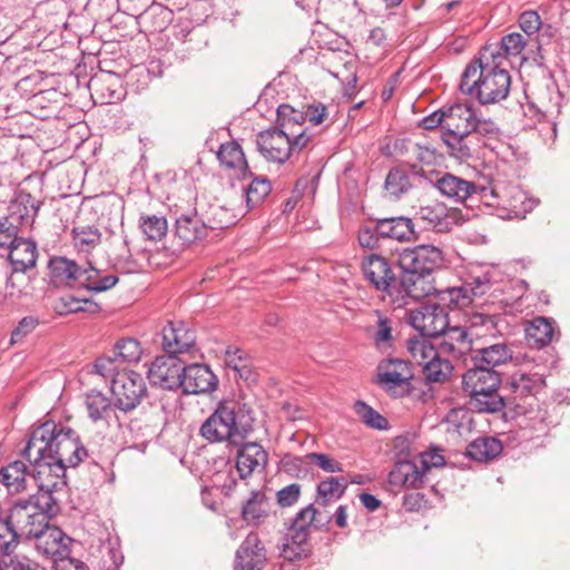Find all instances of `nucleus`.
<instances>
[{"label": "nucleus", "instance_id": "1", "mask_svg": "<svg viewBox=\"0 0 570 570\" xmlns=\"http://www.w3.org/2000/svg\"><path fill=\"white\" fill-rule=\"evenodd\" d=\"M26 459L35 465L65 473L67 468L78 466L88 455L86 448L80 442L78 434L70 428L57 425L47 421L31 433L23 450Z\"/></svg>", "mask_w": 570, "mask_h": 570}, {"label": "nucleus", "instance_id": "2", "mask_svg": "<svg viewBox=\"0 0 570 570\" xmlns=\"http://www.w3.org/2000/svg\"><path fill=\"white\" fill-rule=\"evenodd\" d=\"M511 77L500 48L487 46L475 62L463 71L460 90L473 96L482 105L498 104L510 91Z\"/></svg>", "mask_w": 570, "mask_h": 570}, {"label": "nucleus", "instance_id": "3", "mask_svg": "<svg viewBox=\"0 0 570 570\" xmlns=\"http://www.w3.org/2000/svg\"><path fill=\"white\" fill-rule=\"evenodd\" d=\"M397 263L403 272L400 285L404 293L411 298L421 299L430 293L424 278L442 265L443 253L433 245H419L403 249Z\"/></svg>", "mask_w": 570, "mask_h": 570}, {"label": "nucleus", "instance_id": "4", "mask_svg": "<svg viewBox=\"0 0 570 570\" xmlns=\"http://www.w3.org/2000/svg\"><path fill=\"white\" fill-rule=\"evenodd\" d=\"M501 373L495 368L474 365L462 376L463 390L469 393L470 406L479 413H499L505 409V399L499 393Z\"/></svg>", "mask_w": 570, "mask_h": 570}, {"label": "nucleus", "instance_id": "5", "mask_svg": "<svg viewBox=\"0 0 570 570\" xmlns=\"http://www.w3.org/2000/svg\"><path fill=\"white\" fill-rule=\"evenodd\" d=\"M49 277L55 286H80L90 292L100 293L112 288L118 283L116 275L101 276L91 263L80 266L65 256H55L48 263Z\"/></svg>", "mask_w": 570, "mask_h": 570}, {"label": "nucleus", "instance_id": "6", "mask_svg": "<svg viewBox=\"0 0 570 570\" xmlns=\"http://www.w3.org/2000/svg\"><path fill=\"white\" fill-rule=\"evenodd\" d=\"M236 403L223 400L213 413L202 423L199 435L209 443L239 444L252 431L250 424L237 421Z\"/></svg>", "mask_w": 570, "mask_h": 570}, {"label": "nucleus", "instance_id": "7", "mask_svg": "<svg viewBox=\"0 0 570 570\" xmlns=\"http://www.w3.org/2000/svg\"><path fill=\"white\" fill-rule=\"evenodd\" d=\"M35 539V549L40 557L52 563V570H88L87 566L72 558V537H27Z\"/></svg>", "mask_w": 570, "mask_h": 570}, {"label": "nucleus", "instance_id": "8", "mask_svg": "<svg viewBox=\"0 0 570 570\" xmlns=\"http://www.w3.org/2000/svg\"><path fill=\"white\" fill-rule=\"evenodd\" d=\"M507 385L510 394L503 396L505 407L510 406L517 415H524L533 407L534 395L544 386V379L537 373L515 372Z\"/></svg>", "mask_w": 570, "mask_h": 570}, {"label": "nucleus", "instance_id": "9", "mask_svg": "<svg viewBox=\"0 0 570 570\" xmlns=\"http://www.w3.org/2000/svg\"><path fill=\"white\" fill-rule=\"evenodd\" d=\"M433 185L443 197L455 204H463L468 206H471L468 203L473 202L476 195H480L481 199L487 198L488 194L492 197L498 196V190L495 188L479 186L474 181L466 180L450 173H445L438 177Z\"/></svg>", "mask_w": 570, "mask_h": 570}, {"label": "nucleus", "instance_id": "10", "mask_svg": "<svg viewBox=\"0 0 570 570\" xmlns=\"http://www.w3.org/2000/svg\"><path fill=\"white\" fill-rule=\"evenodd\" d=\"M375 383L394 397H403L411 392L413 372L410 364L401 358L383 360L377 365Z\"/></svg>", "mask_w": 570, "mask_h": 570}, {"label": "nucleus", "instance_id": "11", "mask_svg": "<svg viewBox=\"0 0 570 570\" xmlns=\"http://www.w3.org/2000/svg\"><path fill=\"white\" fill-rule=\"evenodd\" d=\"M110 390L115 407L125 413L134 411L147 397L144 377L130 370L122 372L118 379H114Z\"/></svg>", "mask_w": 570, "mask_h": 570}, {"label": "nucleus", "instance_id": "12", "mask_svg": "<svg viewBox=\"0 0 570 570\" xmlns=\"http://www.w3.org/2000/svg\"><path fill=\"white\" fill-rule=\"evenodd\" d=\"M185 360L180 356L164 354L157 356L148 370V379L153 385L164 390H177L181 387Z\"/></svg>", "mask_w": 570, "mask_h": 570}, {"label": "nucleus", "instance_id": "13", "mask_svg": "<svg viewBox=\"0 0 570 570\" xmlns=\"http://www.w3.org/2000/svg\"><path fill=\"white\" fill-rule=\"evenodd\" d=\"M409 321L423 337L442 335L449 325L444 307L438 304H426L411 311Z\"/></svg>", "mask_w": 570, "mask_h": 570}, {"label": "nucleus", "instance_id": "14", "mask_svg": "<svg viewBox=\"0 0 570 570\" xmlns=\"http://www.w3.org/2000/svg\"><path fill=\"white\" fill-rule=\"evenodd\" d=\"M478 325H482L487 331L495 328L494 322L490 315L474 314L471 318V328L468 331L464 327L454 326L449 327L442 335H445L449 340L446 344L450 345L451 351L463 355L473 352L475 347V338L480 337Z\"/></svg>", "mask_w": 570, "mask_h": 570}, {"label": "nucleus", "instance_id": "15", "mask_svg": "<svg viewBox=\"0 0 570 570\" xmlns=\"http://www.w3.org/2000/svg\"><path fill=\"white\" fill-rule=\"evenodd\" d=\"M291 135H294V131H286L278 127L261 131L256 138L259 154L267 161L286 163L291 157Z\"/></svg>", "mask_w": 570, "mask_h": 570}, {"label": "nucleus", "instance_id": "16", "mask_svg": "<svg viewBox=\"0 0 570 570\" xmlns=\"http://www.w3.org/2000/svg\"><path fill=\"white\" fill-rule=\"evenodd\" d=\"M475 347L471 354V361L474 365H481L488 368H495L507 364L513 357L512 347L504 341H498L494 337L475 338Z\"/></svg>", "mask_w": 570, "mask_h": 570}, {"label": "nucleus", "instance_id": "17", "mask_svg": "<svg viewBox=\"0 0 570 570\" xmlns=\"http://www.w3.org/2000/svg\"><path fill=\"white\" fill-rule=\"evenodd\" d=\"M362 271L365 279L377 291L392 295L397 278L387 258L371 254L363 258Z\"/></svg>", "mask_w": 570, "mask_h": 570}, {"label": "nucleus", "instance_id": "18", "mask_svg": "<svg viewBox=\"0 0 570 570\" xmlns=\"http://www.w3.org/2000/svg\"><path fill=\"white\" fill-rule=\"evenodd\" d=\"M491 289L488 274L470 277L462 286L450 287L443 292V301H448L451 308H465L473 304L474 299L483 296Z\"/></svg>", "mask_w": 570, "mask_h": 570}, {"label": "nucleus", "instance_id": "19", "mask_svg": "<svg viewBox=\"0 0 570 570\" xmlns=\"http://www.w3.org/2000/svg\"><path fill=\"white\" fill-rule=\"evenodd\" d=\"M163 348L175 356L189 353L196 343L195 330L184 321H169L163 331Z\"/></svg>", "mask_w": 570, "mask_h": 570}, {"label": "nucleus", "instance_id": "20", "mask_svg": "<svg viewBox=\"0 0 570 570\" xmlns=\"http://www.w3.org/2000/svg\"><path fill=\"white\" fill-rule=\"evenodd\" d=\"M174 235L183 245L203 242L209 235L205 219L199 216L196 208L186 212H176Z\"/></svg>", "mask_w": 570, "mask_h": 570}, {"label": "nucleus", "instance_id": "21", "mask_svg": "<svg viewBox=\"0 0 570 570\" xmlns=\"http://www.w3.org/2000/svg\"><path fill=\"white\" fill-rule=\"evenodd\" d=\"M181 390L184 394H206L217 389L218 379L208 365L185 363Z\"/></svg>", "mask_w": 570, "mask_h": 570}, {"label": "nucleus", "instance_id": "22", "mask_svg": "<svg viewBox=\"0 0 570 570\" xmlns=\"http://www.w3.org/2000/svg\"><path fill=\"white\" fill-rule=\"evenodd\" d=\"M233 446H237L236 469L240 479L248 478L257 469L266 468L268 454L259 443L240 441L239 444H233Z\"/></svg>", "mask_w": 570, "mask_h": 570}, {"label": "nucleus", "instance_id": "23", "mask_svg": "<svg viewBox=\"0 0 570 570\" xmlns=\"http://www.w3.org/2000/svg\"><path fill=\"white\" fill-rule=\"evenodd\" d=\"M266 549L258 537H246L236 551L234 570H263Z\"/></svg>", "mask_w": 570, "mask_h": 570}, {"label": "nucleus", "instance_id": "24", "mask_svg": "<svg viewBox=\"0 0 570 570\" xmlns=\"http://www.w3.org/2000/svg\"><path fill=\"white\" fill-rule=\"evenodd\" d=\"M377 232L382 238L397 242H414L417 238L413 220L405 216L379 218Z\"/></svg>", "mask_w": 570, "mask_h": 570}, {"label": "nucleus", "instance_id": "25", "mask_svg": "<svg viewBox=\"0 0 570 570\" xmlns=\"http://www.w3.org/2000/svg\"><path fill=\"white\" fill-rule=\"evenodd\" d=\"M39 207V200L35 199L31 194L21 190L10 202L8 208L9 215L6 217L16 225L20 224L22 226H31L38 214Z\"/></svg>", "mask_w": 570, "mask_h": 570}, {"label": "nucleus", "instance_id": "26", "mask_svg": "<svg viewBox=\"0 0 570 570\" xmlns=\"http://www.w3.org/2000/svg\"><path fill=\"white\" fill-rule=\"evenodd\" d=\"M10 247L9 261L12 265L13 272H26L36 266L38 250L36 242L26 238H19L17 235L13 243L8 245Z\"/></svg>", "mask_w": 570, "mask_h": 570}, {"label": "nucleus", "instance_id": "27", "mask_svg": "<svg viewBox=\"0 0 570 570\" xmlns=\"http://www.w3.org/2000/svg\"><path fill=\"white\" fill-rule=\"evenodd\" d=\"M503 450L502 442L494 436H480L471 441L465 449L470 460L488 463L497 459Z\"/></svg>", "mask_w": 570, "mask_h": 570}, {"label": "nucleus", "instance_id": "28", "mask_svg": "<svg viewBox=\"0 0 570 570\" xmlns=\"http://www.w3.org/2000/svg\"><path fill=\"white\" fill-rule=\"evenodd\" d=\"M474 110L466 104L445 106V131L471 134Z\"/></svg>", "mask_w": 570, "mask_h": 570}, {"label": "nucleus", "instance_id": "29", "mask_svg": "<svg viewBox=\"0 0 570 570\" xmlns=\"http://www.w3.org/2000/svg\"><path fill=\"white\" fill-rule=\"evenodd\" d=\"M269 501L265 492L253 490L242 507V518L249 525H259L268 518Z\"/></svg>", "mask_w": 570, "mask_h": 570}, {"label": "nucleus", "instance_id": "30", "mask_svg": "<svg viewBox=\"0 0 570 570\" xmlns=\"http://www.w3.org/2000/svg\"><path fill=\"white\" fill-rule=\"evenodd\" d=\"M554 323L549 318L538 316L528 323L525 338L531 347L542 348L549 345L554 336Z\"/></svg>", "mask_w": 570, "mask_h": 570}, {"label": "nucleus", "instance_id": "31", "mask_svg": "<svg viewBox=\"0 0 570 570\" xmlns=\"http://www.w3.org/2000/svg\"><path fill=\"white\" fill-rule=\"evenodd\" d=\"M217 158L222 166L232 169L245 178L248 173V164L240 145L236 141L222 144L217 153Z\"/></svg>", "mask_w": 570, "mask_h": 570}, {"label": "nucleus", "instance_id": "32", "mask_svg": "<svg viewBox=\"0 0 570 570\" xmlns=\"http://www.w3.org/2000/svg\"><path fill=\"white\" fill-rule=\"evenodd\" d=\"M390 483L396 487L417 488L424 474L411 461L397 462L390 472Z\"/></svg>", "mask_w": 570, "mask_h": 570}, {"label": "nucleus", "instance_id": "33", "mask_svg": "<svg viewBox=\"0 0 570 570\" xmlns=\"http://www.w3.org/2000/svg\"><path fill=\"white\" fill-rule=\"evenodd\" d=\"M118 83L119 80L110 73L96 75L89 80V89L100 104H112L119 99Z\"/></svg>", "mask_w": 570, "mask_h": 570}, {"label": "nucleus", "instance_id": "34", "mask_svg": "<svg viewBox=\"0 0 570 570\" xmlns=\"http://www.w3.org/2000/svg\"><path fill=\"white\" fill-rule=\"evenodd\" d=\"M328 522V519L322 521L317 518V510L313 504L301 509L292 520L289 529L296 534L307 533L311 531H322L323 527Z\"/></svg>", "mask_w": 570, "mask_h": 570}, {"label": "nucleus", "instance_id": "35", "mask_svg": "<svg viewBox=\"0 0 570 570\" xmlns=\"http://www.w3.org/2000/svg\"><path fill=\"white\" fill-rule=\"evenodd\" d=\"M27 465L14 461L0 470V482L9 493H19L26 489Z\"/></svg>", "mask_w": 570, "mask_h": 570}, {"label": "nucleus", "instance_id": "36", "mask_svg": "<svg viewBox=\"0 0 570 570\" xmlns=\"http://www.w3.org/2000/svg\"><path fill=\"white\" fill-rule=\"evenodd\" d=\"M411 188L412 183L406 170L399 167H394L389 170L384 181L386 196L393 200H397L404 194L409 193Z\"/></svg>", "mask_w": 570, "mask_h": 570}, {"label": "nucleus", "instance_id": "37", "mask_svg": "<svg viewBox=\"0 0 570 570\" xmlns=\"http://www.w3.org/2000/svg\"><path fill=\"white\" fill-rule=\"evenodd\" d=\"M85 404L88 416L94 422L106 420L110 412H112V406H115L108 396L96 390H91L86 394Z\"/></svg>", "mask_w": 570, "mask_h": 570}, {"label": "nucleus", "instance_id": "38", "mask_svg": "<svg viewBox=\"0 0 570 570\" xmlns=\"http://www.w3.org/2000/svg\"><path fill=\"white\" fill-rule=\"evenodd\" d=\"M347 482L344 478H327L321 481L316 488V502L326 507L338 500L345 492Z\"/></svg>", "mask_w": 570, "mask_h": 570}, {"label": "nucleus", "instance_id": "39", "mask_svg": "<svg viewBox=\"0 0 570 570\" xmlns=\"http://www.w3.org/2000/svg\"><path fill=\"white\" fill-rule=\"evenodd\" d=\"M407 350L412 360L421 367L426 365L428 362L435 360L439 352L433 346L429 337H413L407 342Z\"/></svg>", "mask_w": 570, "mask_h": 570}, {"label": "nucleus", "instance_id": "40", "mask_svg": "<svg viewBox=\"0 0 570 570\" xmlns=\"http://www.w3.org/2000/svg\"><path fill=\"white\" fill-rule=\"evenodd\" d=\"M73 245L79 252L89 253L101 242V233L94 226H77L72 229Z\"/></svg>", "mask_w": 570, "mask_h": 570}, {"label": "nucleus", "instance_id": "41", "mask_svg": "<svg viewBox=\"0 0 570 570\" xmlns=\"http://www.w3.org/2000/svg\"><path fill=\"white\" fill-rule=\"evenodd\" d=\"M312 551L308 537H285L282 543L281 556L287 561H297L307 558Z\"/></svg>", "mask_w": 570, "mask_h": 570}, {"label": "nucleus", "instance_id": "42", "mask_svg": "<svg viewBox=\"0 0 570 570\" xmlns=\"http://www.w3.org/2000/svg\"><path fill=\"white\" fill-rule=\"evenodd\" d=\"M139 228L150 240H160L167 233L168 225L165 216L141 214Z\"/></svg>", "mask_w": 570, "mask_h": 570}, {"label": "nucleus", "instance_id": "43", "mask_svg": "<svg viewBox=\"0 0 570 570\" xmlns=\"http://www.w3.org/2000/svg\"><path fill=\"white\" fill-rule=\"evenodd\" d=\"M469 137H471V134L443 132L442 135V139L450 148L451 155L460 160H466L472 157Z\"/></svg>", "mask_w": 570, "mask_h": 570}, {"label": "nucleus", "instance_id": "44", "mask_svg": "<svg viewBox=\"0 0 570 570\" xmlns=\"http://www.w3.org/2000/svg\"><path fill=\"white\" fill-rule=\"evenodd\" d=\"M141 354L140 343L135 338H121L115 344L114 355L122 366L127 363L138 362Z\"/></svg>", "mask_w": 570, "mask_h": 570}, {"label": "nucleus", "instance_id": "45", "mask_svg": "<svg viewBox=\"0 0 570 570\" xmlns=\"http://www.w3.org/2000/svg\"><path fill=\"white\" fill-rule=\"evenodd\" d=\"M237 217L224 206L213 205L209 208L208 216L205 219L208 226V233L216 229H225L236 224Z\"/></svg>", "mask_w": 570, "mask_h": 570}, {"label": "nucleus", "instance_id": "46", "mask_svg": "<svg viewBox=\"0 0 570 570\" xmlns=\"http://www.w3.org/2000/svg\"><path fill=\"white\" fill-rule=\"evenodd\" d=\"M243 354L244 352L238 347H227V365L238 375L239 379L247 382L255 381V373L247 361L243 357Z\"/></svg>", "mask_w": 570, "mask_h": 570}, {"label": "nucleus", "instance_id": "47", "mask_svg": "<svg viewBox=\"0 0 570 570\" xmlns=\"http://www.w3.org/2000/svg\"><path fill=\"white\" fill-rule=\"evenodd\" d=\"M56 484L47 485V484H39V490L41 494L37 499V507L42 511V513H30L31 517L29 519L33 518H41L39 522H42L47 519L49 514H55L58 510V505L56 500L52 497L53 489L56 488ZM30 521V520H28ZM27 522L26 524H28Z\"/></svg>", "mask_w": 570, "mask_h": 570}, {"label": "nucleus", "instance_id": "48", "mask_svg": "<svg viewBox=\"0 0 570 570\" xmlns=\"http://www.w3.org/2000/svg\"><path fill=\"white\" fill-rule=\"evenodd\" d=\"M272 190V184L267 178L256 177L245 189L248 208H254L263 203Z\"/></svg>", "mask_w": 570, "mask_h": 570}, {"label": "nucleus", "instance_id": "49", "mask_svg": "<svg viewBox=\"0 0 570 570\" xmlns=\"http://www.w3.org/2000/svg\"><path fill=\"white\" fill-rule=\"evenodd\" d=\"M355 412L360 416L361 421L367 425L368 428L375 430H386L389 426V421L381 415L376 410L366 404L363 401L355 402Z\"/></svg>", "mask_w": 570, "mask_h": 570}, {"label": "nucleus", "instance_id": "50", "mask_svg": "<svg viewBox=\"0 0 570 570\" xmlns=\"http://www.w3.org/2000/svg\"><path fill=\"white\" fill-rule=\"evenodd\" d=\"M451 371V363L448 360L442 358L440 354L435 360L428 362L426 365H423L422 367L424 377L429 382H443L449 377Z\"/></svg>", "mask_w": 570, "mask_h": 570}, {"label": "nucleus", "instance_id": "51", "mask_svg": "<svg viewBox=\"0 0 570 570\" xmlns=\"http://www.w3.org/2000/svg\"><path fill=\"white\" fill-rule=\"evenodd\" d=\"M94 367L98 375L110 381V385L112 384L114 379H118L122 372L127 371L126 366H122L115 355L98 357Z\"/></svg>", "mask_w": 570, "mask_h": 570}, {"label": "nucleus", "instance_id": "52", "mask_svg": "<svg viewBox=\"0 0 570 570\" xmlns=\"http://www.w3.org/2000/svg\"><path fill=\"white\" fill-rule=\"evenodd\" d=\"M305 459L306 456L286 453L281 460V469L293 479H305L309 474V468Z\"/></svg>", "mask_w": 570, "mask_h": 570}, {"label": "nucleus", "instance_id": "53", "mask_svg": "<svg viewBox=\"0 0 570 570\" xmlns=\"http://www.w3.org/2000/svg\"><path fill=\"white\" fill-rule=\"evenodd\" d=\"M493 188L498 190V196L494 197L499 198L498 206L509 208L511 212L518 214L520 205L523 204L525 199L523 191L517 186L505 187L502 189L494 186Z\"/></svg>", "mask_w": 570, "mask_h": 570}, {"label": "nucleus", "instance_id": "54", "mask_svg": "<svg viewBox=\"0 0 570 570\" xmlns=\"http://www.w3.org/2000/svg\"><path fill=\"white\" fill-rule=\"evenodd\" d=\"M306 120L303 111L295 110L289 105H279L277 108V127L286 131H294L296 125H301Z\"/></svg>", "mask_w": 570, "mask_h": 570}, {"label": "nucleus", "instance_id": "55", "mask_svg": "<svg viewBox=\"0 0 570 570\" xmlns=\"http://www.w3.org/2000/svg\"><path fill=\"white\" fill-rule=\"evenodd\" d=\"M524 37L519 32H512L504 36L500 43L491 45L492 47L500 48V52L505 59V67L508 66L509 57L519 56L525 47Z\"/></svg>", "mask_w": 570, "mask_h": 570}, {"label": "nucleus", "instance_id": "56", "mask_svg": "<svg viewBox=\"0 0 570 570\" xmlns=\"http://www.w3.org/2000/svg\"><path fill=\"white\" fill-rule=\"evenodd\" d=\"M375 315L377 320L372 334V338L376 346L390 345L393 341V321L379 309L375 311Z\"/></svg>", "mask_w": 570, "mask_h": 570}, {"label": "nucleus", "instance_id": "57", "mask_svg": "<svg viewBox=\"0 0 570 570\" xmlns=\"http://www.w3.org/2000/svg\"><path fill=\"white\" fill-rule=\"evenodd\" d=\"M302 495V485L299 483H291L279 489L276 494V503L281 508H291L295 505Z\"/></svg>", "mask_w": 570, "mask_h": 570}, {"label": "nucleus", "instance_id": "58", "mask_svg": "<svg viewBox=\"0 0 570 570\" xmlns=\"http://www.w3.org/2000/svg\"><path fill=\"white\" fill-rule=\"evenodd\" d=\"M306 460H308L312 464L317 465L324 472H327V473L343 472L342 463L332 459L327 454L318 453V452H311L306 455Z\"/></svg>", "mask_w": 570, "mask_h": 570}, {"label": "nucleus", "instance_id": "59", "mask_svg": "<svg viewBox=\"0 0 570 570\" xmlns=\"http://www.w3.org/2000/svg\"><path fill=\"white\" fill-rule=\"evenodd\" d=\"M173 12L164 7L151 8L145 19L150 20L153 31H163L170 21Z\"/></svg>", "mask_w": 570, "mask_h": 570}, {"label": "nucleus", "instance_id": "60", "mask_svg": "<svg viewBox=\"0 0 570 570\" xmlns=\"http://www.w3.org/2000/svg\"><path fill=\"white\" fill-rule=\"evenodd\" d=\"M381 235L377 232V219L374 227L363 226L357 234L358 244L363 248L374 249L379 247Z\"/></svg>", "mask_w": 570, "mask_h": 570}, {"label": "nucleus", "instance_id": "61", "mask_svg": "<svg viewBox=\"0 0 570 570\" xmlns=\"http://www.w3.org/2000/svg\"><path fill=\"white\" fill-rule=\"evenodd\" d=\"M519 26L524 33L532 36L539 31L541 19L537 11L529 10L520 14Z\"/></svg>", "mask_w": 570, "mask_h": 570}, {"label": "nucleus", "instance_id": "62", "mask_svg": "<svg viewBox=\"0 0 570 570\" xmlns=\"http://www.w3.org/2000/svg\"><path fill=\"white\" fill-rule=\"evenodd\" d=\"M421 218L429 222L434 228L441 229L446 218L443 207L425 206L420 208Z\"/></svg>", "mask_w": 570, "mask_h": 570}, {"label": "nucleus", "instance_id": "63", "mask_svg": "<svg viewBox=\"0 0 570 570\" xmlns=\"http://www.w3.org/2000/svg\"><path fill=\"white\" fill-rule=\"evenodd\" d=\"M403 508L409 512H419L428 508L425 494L412 492L403 497Z\"/></svg>", "mask_w": 570, "mask_h": 570}, {"label": "nucleus", "instance_id": "64", "mask_svg": "<svg viewBox=\"0 0 570 570\" xmlns=\"http://www.w3.org/2000/svg\"><path fill=\"white\" fill-rule=\"evenodd\" d=\"M0 570H35L27 560L17 556L7 554L0 558Z\"/></svg>", "mask_w": 570, "mask_h": 570}]
</instances>
